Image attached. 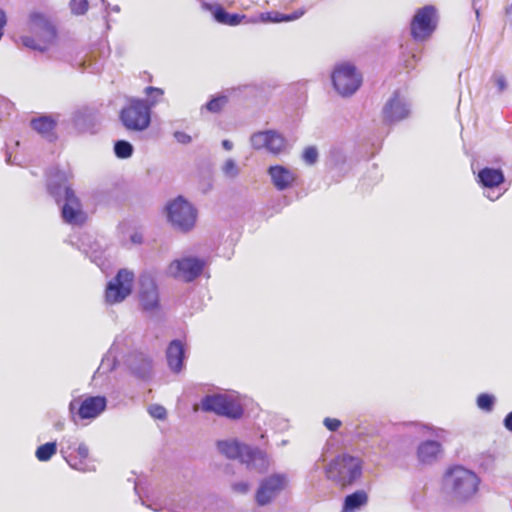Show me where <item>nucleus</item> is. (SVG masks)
Returning a JSON list of instances; mask_svg holds the SVG:
<instances>
[{
  "instance_id": "nucleus-36",
  "label": "nucleus",
  "mask_w": 512,
  "mask_h": 512,
  "mask_svg": "<svg viewBox=\"0 0 512 512\" xmlns=\"http://www.w3.org/2000/svg\"><path fill=\"white\" fill-rule=\"evenodd\" d=\"M147 411L154 419L165 420L167 418V410L162 405L151 404L148 406Z\"/></svg>"
},
{
  "instance_id": "nucleus-51",
  "label": "nucleus",
  "mask_w": 512,
  "mask_h": 512,
  "mask_svg": "<svg viewBox=\"0 0 512 512\" xmlns=\"http://www.w3.org/2000/svg\"><path fill=\"white\" fill-rule=\"evenodd\" d=\"M288 443H289V441L284 439V440H281L279 443H277V446L283 447V446H286Z\"/></svg>"
},
{
  "instance_id": "nucleus-38",
  "label": "nucleus",
  "mask_w": 512,
  "mask_h": 512,
  "mask_svg": "<svg viewBox=\"0 0 512 512\" xmlns=\"http://www.w3.org/2000/svg\"><path fill=\"white\" fill-rule=\"evenodd\" d=\"M70 7L72 13L76 15H83L88 10L87 0H71Z\"/></svg>"
},
{
  "instance_id": "nucleus-46",
  "label": "nucleus",
  "mask_w": 512,
  "mask_h": 512,
  "mask_svg": "<svg viewBox=\"0 0 512 512\" xmlns=\"http://www.w3.org/2000/svg\"><path fill=\"white\" fill-rule=\"evenodd\" d=\"M504 426L508 431L512 432V412L508 413L504 418Z\"/></svg>"
},
{
  "instance_id": "nucleus-21",
  "label": "nucleus",
  "mask_w": 512,
  "mask_h": 512,
  "mask_svg": "<svg viewBox=\"0 0 512 512\" xmlns=\"http://www.w3.org/2000/svg\"><path fill=\"white\" fill-rule=\"evenodd\" d=\"M441 453L442 446L439 442L427 440L419 444L417 459L421 464L431 465L438 460Z\"/></svg>"
},
{
  "instance_id": "nucleus-18",
  "label": "nucleus",
  "mask_w": 512,
  "mask_h": 512,
  "mask_svg": "<svg viewBox=\"0 0 512 512\" xmlns=\"http://www.w3.org/2000/svg\"><path fill=\"white\" fill-rule=\"evenodd\" d=\"M107 400L103 396H90L85 398L78 408V416L81 419H94L106 408Z\"/></svg>"
},
{
  "instance_id": "nucleus-47",
  "label": "nucleus",
  "mask_w": 512,
  "mask_h": 512,
  "mask_svg": "<svg viewBox=\"0 0 512 512\" xmlns=\"http://www.w3.org/2000/svg\"><path fill=\"white\" fill-rule=\"evenodd\" d=\"M506 22L512 27V3L506 8Z\"/></svg>"
},
{
  "instance_id": "nucleus-41",
  "label": "nucleus",
  "mask_w": 512,
  "mask_h": 512,
  "mask_svg": "<svg viewBox=\"0 0 512 512\" xmlns=\"http://www.w3.org/2000/svg\"><path fill=\"white\" fill-rule=\"evenodd\" d=\"M324 426L330 431H336L341 426V421L336 418H325L323 421Z\"/></svg>"
},
{
  "instance_id": "nucleus-54",
  "label": "nucleus",
  "mask_w": 512,
  "mask_h": 512,
  "mask_svg": "<svg viewBox=\"0 0 512 512\" xmlns=\"http://www.w3.org/2000/svg\"><path fill=\"white\" fill-rule=\"evenodd\" d=\"M59 429H62L63 424H58Z\"/></svg>"
},
{
  "instance_id": "nucleus-26",
  "label": "nucleus",
  "mask_w": 512,
  "mask_h": 512,
  "mask_svg": "<svg viewBox=\"0 0 512 512\" xmlns=\"http://www.w3.org/2000/svg\"><path fill=\"white\" fill-rule=\"evenodd\" d=\"M212 14L217 22L229 26H237L246 20L245 15L230 14L220 6L215 7L212 11Z\"/></svg>"
},
{
  "instance_id": "nucleus-4",
  "label": "nucleus",
  "mask_w": 512,
  "mask_h": 512,
  "mask_svg": "<svg viewBox=\"0 0 512 512\" xmlns=\"http://www.w3.org/2000/svg\"><path fill=\"white\" fill-rule=\"evenodd\" d=\"M163 213L167 223L176 231L187 233L196 226L198 211L185 197L177 196L164 206Z\"/></svg>"
},
{
  "instance_id": "nucleus-27",
  "label": "nucleus",
  "mask_w": 512,
  "mask_h": 512,
  "mask_svg": "<svg viewBox=\"0 0 512 512\" xmlns=\"http://www.w3.org/2000/svg\"><path fill=\"white\" fill-rule=\"evenodd\" d=\"M286 148V140L276 131L270 130L268 151L272 154H280Z\"/></svg>"
},
{
  "instance_id": "nucleus-28",
  "label": "nucleus",
  "mask_w": 512,
  "mask_h": 512,
  "mask_svg": "<svg viewBox=\"0 0 512 512\" xmlns=\"http://www.w3.org/2000/svg\"><path fill=\"white\" fill-rule=\"evenodd\" d=\"M221 172L226 178L233 180L240 175L241 168L235 159L227 158L221 165Z\"/></svg>"
},
{
  "instance_id": "nucleus-11",
  "label": "nucleus",
  "mask_w": 512,
  "mask_h": 512,
  "mask_svg": "<svg viewBox=\"0 0 512 512\" xmlns=\"http://www.w3.org/2000/svg\"><path fill=\"white\" fill-rule=\"evenodd\" d=\"M134 277L133 271L127 268L120 269L107 283L105 302L109 305L123 302L132 292Z\"/></svg>"
},
{
  "instance_id": "nucleus-32",
  "label": "nucleus",
  "mask_w": 512,
  "mask_h": 512,
  "mask_svg": "<svg viewBox=\"0 0 512 512\" xmlns=\"http://www.w3.org/2000/svg\"><path fill=\"white\" fill-rule=\"evenodd\" d=\"M56 443L49 442L39 446L36 450V457L39 461H48L56 453Z\"/></svg>"
},
{
  "instance_id": "nucleus-22",
  "label": "nucleus",
  "mask_w": 512,
  "mask_h": 512,
  "mask_svg": "<svg viewBox=\"0 0 512 512\" xmlns=\"http://www.w3.org/2000/svg\"><path fill=\"white\" fill-rule=\"evenodd\" d=\"M216 445L219 453L228 459H238L241 463L243 461L244 450L249 446L235 439L220 440Z\"/></svg>"
},
{
  "instance_id": "nucleus-15",
  "label": "nucleus",
  "mask_w": 512,
  "mask_h": 512,
  "mask_svg": "<svg viewBox=\"0 0 512 512\" xmlns=\"http://www.w3.org/2000/svg\"><path fill=\"white\" fill-rule=\"evenodd\" d=\"M272 185L278 191L290 189L297 179L296 169L280 164L271 165L267 169Z\"/></svg>"
},
{
  "instance_id": "nucleus-30",
  "label": "nucleus",
  "mask_w": 512,
  "mask_h": 512,
  "mask_svg": "<svg viewBox=\"0 0 512 512\" xmlns=\"http://www.w3.org/2000/svg\"><path fill=\"white\" fill-rule=\"evenodd\" d=\"M259 22H262V23H268V22L280 23V22H285L284 21V14H281V13H278V12H275V13L266 12V13H261L258 17L249 18L246 21V23H252V24H256V23H259Z\"/></svg>"
},
{
  "instance_id": "nucleus-52",
  "label": "nucleus",
  "mask_w": 512,
  "mask_h": 512,
  "mask_svg": "<svg viewBox=\"0 0 512 512\" xmlns=\"http://www.w3.org/2000/svg\"><path fill=\"white\" fill-rule=\"evenodd\" d=\"M487 198H488V199H490V200H492V201H494V200H496V199H498V198H499V195H497V196H495V197H494V196H492V195L488 194V195H487Z\"/></svg>"
},
{
  "instance_id": "nucleus-8",
  "label": "nucleus",
  "mask_w": 512,
  "mask_h": 512,
  "mask_svg": "<svg viewBox=\"0 0 512 512\" xmlns=\"http://www.w3.org/2000/svg\"><path fill=\"white\" fill-rule=\"evenodd\" d=\"M206 266V261L193 255H185L172 260L166 267L168 277L184 282H191L199 277Z\"/></svg>"
},
{
  "instance_id": "nucleus-17",
  "label": "nucleus",
  "mask_w": 512,
  "mask_h": 512,
  "mask_svg": "<svg viewBox=\"0 0 512 512\" xmlns=\"http://www.w3.org/2000/svg\"><path fill=\"white\" fill-rule=\"evenodd\" d=\"M245 449L242 463L245 464L249 470H253L261 474L269 470L272 460L265 451L251 446H248V448Z\"/></svg>"
},
{
  "instance_id": "nucleus-49",
  "label": "nucleus",
  "mask_w": 512,
  "mask_h": 512,
  "mask_svg": "<svg viewBox=\"0 0 512 512\" xmlns=\"http://www.w3.org/2000/svg\"><path fill=\"white\" fill-rule=\"evenodd\" d=\"M141 239L142 237L138 234H134L132 237H131V240L134 242V243H141Z\"/></svg>"
},
{
  "instance_id": "nucleus-40",
  "label": "nucleus",
  "mask_w": 512,
  "mask_h": 512,
  "mask_svg": "<svg viewBox=\"0 0 512 512\" xmlns=\"http://www.w3.org/2000/svg\"><path fill=\"white\" fill-rule=\"evenodd\" d=\"M173 137L175 141L181 145H189L193 141L192 136L184 131H175Z\"/></svg>"
},
{
  "instance_id": "nucleus-6",
  "label": "nucleus",
  "mask_w": 512,
  "mask_h": 512,
  "mask_svg": "<svg viewBox=\"0 0 512 512\" xmlns=\"http://www.w3.org/2000/svg\"><path fill=\"white\" fill-rule=\"evenodd\" d=\"M121 361H123L129 369L139 377H145L150 370V360L142 354H135L124 357L119 351L117 344H113L106 355L103 357L97 373L105 374L112 371Z\"/></svg>"
},
{
  "instance_id": "nucleus-5",
  "label": "nucleus",
  "mask_w": 512,
  "mask_h": 512,
  "mask_svg": "<svg viewBox=\"0 0 512 512\" xmlns=\"http://www.w3.org/2000/svg\"><path fill=\"white\" fill-rule=\"evenodd\" d=\"M199 405L194 406L197 411ZM200 409L220 416L238 419L243 414L242 398L234 393L207 395L201 401Z\"/></svg>"
},
{
  "instance_id": "nucleus-29",
  "label": "nucleus",
  "mask_w": 512,
  "mask_h": 512,
  "mask_svg": "<svg viewBox=\"0 0 512 512\" xmlns=\"http://www.w3.org/2000/svg\"><path fill=\"white\" fill-rule=\"evenodd\" d=\"M270 130L260 131L251 135L250 143L254 149H266L268 151Z\"/></svg>"
},
{
  "instance_id": "nucleus-16",
  "label": "nucleus",
  "mask_w": 512,
  "mask_h": 512,
  "mask_svg": "<svg viewBox=\"0 0 512 512\" xmlns=\"http://www.w3.org/2000/svg\"><path fill=\"white\" fill-rule=\"evenodd\" d=\"M410 112V104L407 99L395 93L383 108V117L387 122H396L405 119Z\"/></svg>"
},
{
  "instance_id": "nucleus-33",
  "label": "nucleus",
  "mask_w": 512,
  "mask_h": 512,
  "mask_svg": "<svg viewBox=\"0 0 512 512\" xmlns=\"http://www.w3.org/2000/svg\"><path fill=\"white\" fill-rule=\"evenodd\" d=\"M476 402L480 410L491 412L495 404V397L490 394L482 393L477 397Z\"/></svg>"
},
{
  "instance_id": "nucleus-20",
  "label": "nucleus",
  "mask_w": 512,
  "mask_h": 512,
  "mask_svg": "<svg viewBox=\"0 0 512 512\" xmlns=\"http://www.w3.org/2000/svg\"><path fill=\"white\" fill-rule=\"evenodd\" d=\"M167 364L174 373H180L184 367L185 347L180 340H173L166 350Z\"/></svg>"
},
{
  "instance_id": "nucleus-35",
  "label": "nucleus",
  "mask_w": 512,
  "mask_h": 512,
  "mask_svg": "<svg viewBox=\"0 0 512 512\" xmlns=\"http://www.w3.org/2000/svg\"><path fill=\"white\" fill-rule=\"evenodd\" d=\"M145 93L149 97V100L145 103L151 109L153 106H155L159 102L161 96L163 95V90L160 88H156V87H147V88H145Z\"/></svg>"
},
{
  "instance_id": "nucleus-2",
  "label": "nucleus",
  "mask_w": 512,
  "mask_h": 512,
  "mask_svg": "<svg viewBox=\"0 0 512 512\" xmlns=\"http://www.w3.org/2000/svg\"><path fill=\"white\" fill-rule=\"evenodd\" d=\"M480 478L463 466L448 468L442 477V489L445 494L458 503L470 501L478 492Z\"/></svg>"
},
{
  "instance_id": "nucleus-23",
  "label": "nucleus",
  "mask_w": 512,
  "mask_h": 512,
  "mask_svg": "<svg viewBox=\"0 0 512 512\" xmlns=\"http://www.w3.org/2000/svg\"><path fill=\"white\" fill-rule=\"evenodd\" d=\"M479 182L485 187H496L503 183L504 175L501 170L484 168L478 173Z\"/></svg>"
},
{
  "instance_id": "nucleus-13",
  "label": "nucleus",
  "mask_w": 512,
  "mask_h": 512,
  "mask_svg": "<svg viewBox=\"0 0 512 512\" xmlns=\"http://www.w3.org/2000/svg\"><path fill=\"white\" fill-rule=\"evenodd\" d=\"M289 477L286 473H273L261 480L256 493L255 501L259 506H266L287 488Z\"/></svg>"
},
{
  "instance_id": "nucleus-31",
  "label": "nucleus",
  "mask_w": 512,
  "mask_h": 512,
  "mask_svg": "<svg viewBox=\"0 0 512 512\" xmlns=\"http://www.w3.org/2000/svg\"><path fill=\"white\" fill-rule=\"evenodd\" d=\"M134 151L133 145L125 140H118L114 144V153L119 159H128Z\"/></svg>"
},
{
  "instance_id": "nucleus-39",
  "label": "nucleus",
  "mask_w": 512,
  "mask_h": 512,
  "mask_svg": "<svg viewBox=\"0 0 512 512\" xmlns=\"http://www.w3.org/2000/svg\"><path fill=\"white\" fill-rule=\"evenodd\" d=\"M251 484L248 481H238L232 484L234 493L245 495L250 491Z\"/></svg>"
},
{
  "instance_id": "nucleus-34",
  "label": "nucleus",
  "mask_w": 512,
  "mask_h": 512,
  "mask_svg": "<svg viewBox=\"0 0 512 512\" xmlns=\"http://www.w3.org/2000/svg\"><path fill=\"white\" fill-rule=\"evenodd\" d=\"M227 103V97L226 96H217L211 99L204 107L203 109H206L207 111L211 113H218L220 112L223 107Z\"/></svg>"
},
{
  "instance_id": "nucleus-1",
  "label": "nucleus",
  "mask_w": 512,
  "mask_h": 512,
  "mask_svg": "<svg viewBox=\"0 0 512 512\" xmlns=\"http://www.w3.org/2000/svg\"><path fill=\"white\" fill-rule=\"evenodd\" d=\"M26 29L29 34L22 35L20 41L27 48L43 53L57 42V28L44 12H30L26 21Z\"/></svg>"
},
{
  "instance_id": "nucleus-45",
  "label": "nucleus",
  "mask_w": 512,
  "mask_h": 512,
  "mask_svg": "<svg viewBox=\"0 0 512 512\" xmlns=\"http://www.w3.org/2000/svg\"><path fill=\"white\" fill-rule=\"evenodd\" d=\"M302 15H303V11L294 12L293 14H289V15L284 14V21L285 22L294 21V20L300 18Z\"/></svg>"
},
{
  "instance_id": "nucleus-44",
  "label": "nucleus",
  "mask_w": 512,
  "mask_h": 512,
  "mask_svg": "<svg viewBox=\"0 0 512 512\" xmlns=\"http://www.w3.org/2000/svg\"><path fill=\"white\" fill-rule=\"evenodd\" d=\"M7 24V16L3 9L0 8V34L3 35L4 28Z\"/></svg>"
},
{
  "instance_id": "nucleus-25",
  "label": "nucleus",
  "mask_w": 512,
  "mask_h": 512,
  "mask_svg": "<svg viewBox=\"0 0 512 512\" xmlns=\"http://www.w3.org/2000/svg\"><path fill=\"white\" fill-rule=\"evenodd\" d=\"M368 502V495L363 490H358L348 496L344 501L343 512H351L363 508Z\"/></svg>"
},
{
  "instance_id": "nucleus-3",
  "label": "nucleus",
  "mask_w": 512,
  "mask_h": 512,
  "mask_svg": "<svg viewBox=\"0 0 512 512\" xmlns=\"http://www.w3.org/2000/svg\"><path fill=\"white\" fill-rule=\"evenodd\" d=\"M66 180L65 173L57 172L55 175V181L50 178L48 181V188L50 193L57 197L60 195L62 187L60 182ZM64 192V203L62 205V218L64 222L72 226H80L87 220V214L84 211L83 205L80 199L77 197L75 192L69 187H63Z\"/></svg>"
},
{
  "instance_id": "nucleus-19",
  "label": "nucleus",
  "mask_w": 512,
  "mask_h": 512,
  "mask_svg": "<svg viewBox=\"0 0 512 512\" xmlns=\"http://www.w3.org/2000/svg\"><path fill=\"white\" fill-rule=\"evenodd\" d=\"M58 122V116L39 115L31 119V128L43 138L52 141L56 138L55 128Z\"/></svg>"
},
{
  "instance_id": "nucleus-9",
  "label": "nucleus",
  "mask_w": 512,
  "mask_h": 512,
  "mask_svg": "<svg viewBox=\"0 0 512 512\" xmlns=\"http://www.w3.org/2000/svg\"><path fill=\"white\" fill-rule=\"evenodd\" d=\"M120 119L130 131H144L151 122L150 107L143 100L132 99L122 109Z\"/></svg>"
},
{
  "instance_id": "nucleus-48",
  "label": "nucleus",
  "mask_w": 512,
  "mask_h": 512,
  "mask_svg": "<svg viewBox=\"0 0 512 512\" xmlns=\"http://www.w3.org/2000/svg\"><path fill=\"white\" fill-rule=\"evenodd\" d=\"M222 147L226 150V151H230L233 149L234 145L233 143L230 141V140H223L222 141Z\"/></svg>"
},
{
  "instance_id": "nucleus-53",
  "label": "nucleus",
  "mask_w": 512,
  "mask_h": 512,
  "mask_svg": "<svg viewBox=\"0 0 512 512\" xmlns=\"http://www.w3.org/2000/svg\"><path fill=\"white\" fill-rule=\"evenodd\" d=\"M114 11L118 12L119 8L118 7H114Z\"/></svg>"
},
{
  "instance_id": "nucleus-24",
  "label": "nucleus",
  "mask_w": 512,
  "mask_h": 512,
  "mask_svg": "<svg viewBox=\"0 0 512 512\" xmlns=\"http://www.w3.org/2000/svg\"><path fill=\"white\" fill-rule=\"evenodd\" d=\"M72 123L78 132H85L93 126V114L88 109H80L74 112Z\"/></svg>"
},
{
  "instance_id": "nucleus-42",
  "label": "nucleus",
  "mask_w": 512,
  "mask_h": 512,
  "mask_svg": "<svg viewBox=\"0 0 512 512\" xmlns=\"http://www.w3.org/2000/svg\"><path fill=\"white\" fill-rule=\"evenodd\" d=\"M494 82L500 92L504 91L507 88L506 79L502 74H495Z\"/></svg>"
},
{
  "instance_id": "nucleus-50",
  "label": "nucleus",
  "mask_w": 512,
  "mask_h": 512,
  "mask_svg": "<svg viewBox=\"0 0 512 512\" xmlns=\"http://www.w3.org/2000/svg\"><path fill=\"white\" fill-rule=\"evenodd\" d=\"M75 407H76V401H75V400H73V401H71V402H70V404H69V411H70V413H71L72 415H73V413H74Z\"/></svg>"
},
{
  "instance_id": "nucleus-10",
  "label": "nucleus",
  "mask_w": 512,
  "mask_h": 512,
  "mask_svg": "<svg viewBox=\"0 0 512 512\" xmlns=\"http://www.w3.org/2000/svg\"><path fill=\"white\" fill-rule=\"evenodd\" d=\"M332 82L335 90L343 97L353 95L362 83V76L350 63L337 65L332 73Z\"/></svg>"
},
{
  "instance_id": "nucleus-12",
  "label": "nucleus",
  "mask_w": 512,
  "mask_h": 512,
  "mask_svg": "<svg viewBox=\"0 0 512 512\" xmlns=\"http://www.w3.org/2000/svg\"><path fill=\"white\" fill-rule=\"evenodd\" d=\"M138 300L141 309L150 314L160 311V296L154 276L149 272H143L139 276Z\"/></svg>"
},
{
  "instance_id": "nucleus-7",
  "label": "nucleus",
  "mask_w": 512,
  "mask_h": 512,
  "mask_svg": "<svg viewBox=\"0 0 512 512\" xmlns=\"http://www.w3.org/2000/svg\"><path fill=\"white\" fill-rule=\"evenodd\" d=\"M361 475V460L357 457L342 454L329 464L327 476L341 486L354 482Z\"/></svg>"
},
{
  "instance_id": "nucleus-37",
  "label": "nucleus",
  "mask_w": 512,
  "mask_h": 512,
  "mask_svg": "<svg viewBox=\"0 0 512 512\" xmlns=\"http://www.w3.org/2000/svg\"><path fill=\"white\" fill-rule=\"evenodd\" d=\"M303 161L308 165H313L318 160V151L315 147L310 146L305 148L302 154Z\"/></svg>"
},
{
  "instance_id": "nucleus-14",
  "label": "nucleus",
  "mask_w": 512,
  "mask_h": 512,
  "mask_svg": "<svg viewBox=\"0 0 512 512\" xmlns=\"http://www.w3.org/2000/svg\"><path fill=\"white\" fill-rule=\"evenodd\" d=\"M437 14L433 6H425L415 13L411 22V35L422 42L430 38L436 29Z\"/></svg>"
},
{
  "instance_id": "nucleus-43",
  "label": "nucleus",
  "mask_w": 512,
  "mask_h": 512,
  "mask_svg": "<svg viewBox=\"0 0 512 512\" xmlns=\"http://www.w3.org/2000/svg\"><path fill=\"white\" fill-rule=\"evenodd\" d=\"M77 454L81 459H86L89 456V448L85 443H80L77 447Z\"/></svg>"
}]
</instances>
